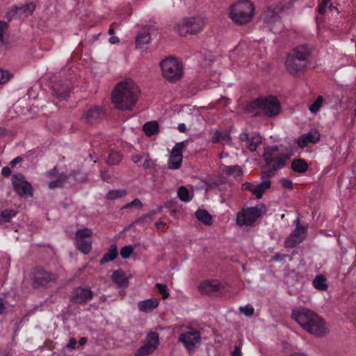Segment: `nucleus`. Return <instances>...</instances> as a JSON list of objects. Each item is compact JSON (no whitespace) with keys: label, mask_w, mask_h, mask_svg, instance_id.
Wrapping results in <instances>:
<instances>
[{"label":"nucleus","mask_w":356,"mask_h":356,"mask_svg":"<svg viewBox=\"0 0 356 356\" xmlns=\"http://www.w3.org/2000/svg\"><path fill=\"white\" fill-rule=\"evenodd\" d=\"M140 92L136 83L131 79H127L116 85L112 92V102L119 110H132L138 101Z\"/></svg>","instance_id":"f257e3e1"},{"label":"nucleus","mask_w":356,"mask_h":356,"mask_svg":"<svg viewBox=\"0 0 356 356\" xmlns=\"http://www.w3.org/2000/svg\"><path fill=\"white\" fill-rule=\"evenodd\" d=\"M291 318L310 334L318 337H323L326 334L323 320L308 309L301 307L293 309Z\"/></svg>","instance_id":"f03ea898"},{"label":"nucleus","mask_w":356,"mask_h":356,"mask_svg":"<svg viewBox=\"0 0 356 356\" xmlns=\"http://www.w3.org/2000/svg\"><path fill=\"white\" fill-rule=\"evenodd\" d=\"M254 12V6L249 0H242L230 7L229 17L238 25H243L250 22Z\"/></svg>","instance_id":"7ed1b4c3"},{"label":"nucleus","mask_w":356,"mask_h":356,"mask_svg":"<svg viewBox=\"0 0 356 356\" xmlns=\"http://www.w3.org/2000/svg\"><path fill=\"white\" fill-rule=\"evenodd\" d=\"M160 66L163 76L170 83H176L183 76V66L174 57L162 60Z\"/></svg>","instance_id":"20e7f679"},{"label":"nucleus","mask_w":356,"mask_h":356,"mask_svg":"<svg viewBox=\"0 0 356 356\" xmlns=\"http://www.w3.org/2000/svg\"><path fill=\"white\" fill-rule=\"evenodd\" d=\"M206 24V19L202 16L186 17L181 24L175 27L176 31L181 36H186L188 33L195 35L202 31Z\"/></svg>","instance_id":"39448f33"},{"label":"nucleus","mask_w":356,"mask_h":356,"mask_svg":"<svg viewBox=\"0 0 356 356\" xmlns=\"http://www.w3.org/2000/svg\"><path fill=\"white\" fill-rule=\"evenodd\" d=\"M263 158L266 165L263 168L261 177L262 178H270L274 177L280 169L285 166L286 161L289 159L290 155L282 154L279 156L271 157L269 154H264Z\"/></svg>","instance_id":"423d86ee"},{"label":"nucleus","mask_w":356,"mask_h":356,"mask_svg":"<svg viewBox=\"0 0 356 356\" xmlns=\"http://www.w3.org/2000/svg\"><path fill=\"white\" fill-rule=\"evenodd\" d=\"M30 279L33 288L38 289L47 287L51 282H56L58 275L41 267H35L30 273Z\"/></svg>","instance_id":"0eeeda50"},{"label":"nucleus","mask_w":356,"mask_h":356,"mask_svg":"<svg viewBox=\"0 0 356 356\" xmlns=\"http://www.w3.org/2000/svg\"><path fill=\"white\" fill-rule=\"evenodd\" d=\"M12 186L15 193L20 197H29L33 195V188L25 176L21 173L15 174L11 179Z\"/></svg>","instance_id":"6e6552de"},{"label":"nucleus","mask_w":356,"mask_h":356,"mask_svg":"<svg viewBox=\"0 0 356 356\" xmlns=\"http://www.w3.org/2000/svg\"><path fill=\"white\" fill-rule=\"evenodd\" d=\"M261 214V209L258 206L248 209H243L237 214L236 224L241 227L250 226L256 221Z\"/></svg>","instance_id":"1a4fd4ad"},{"label":"nucleus","mask_w":356,"mask_h":356,"mask_svg":"<svg viewBox=\"0 0 356 356\" xmlns=\"http://www.w3.org/2000/svg\"><path fill=\"white\" fill-rule=\"evenodd\" d=\"M188 144V140H184L175 144L173 147L170 159L168 160V167L171 170H176L181 167L183 155L182 152Z\"/></svg>","instance_id":"9d476101"},{"label":"nucleus","mask_w":356,"mask_h":356,"mask_svg":"<svg viewBox=\"0 0 356 356\" xmlns=\"http://www.w3.org/2000/svg\"><path fill=\"white\" fill-rule=\"evenodd\" d=\"M146 339L147 342L136 351L135 356H148L157 349L159 343L157 332H151L148 333Z\"/></svg>","instance_id":"9b49d317"},{"label":"nucleus","mask_w":356,"mask_h":356,"mask_svg":"<svg viewBox=\"0 0 356 356\" xmlns=\"http://www.w3.org/2000/svg\"><path fill=\"white\" fill-rule=\"evenodd\" d=\"M201 336L200 332L191 329L179 334V341L181 342L188 351L194 350L195 346L200 343Z\"/></svg>","instance_id":"f8f14e48"},{"label":"nucleus","mask_w":356,"mask_h":356,"mask_svg":"<svg viewBox=\"0 0 356 356\" xmlns=\"http://www.w3.org/2000/svg\"><path fill=\"white\" fill-rule=\"evenodd\" d=\"M296 227L285 241V246L293 248L301 243L307 236V229L299 225L298 220H296Z\"/></svg>","instance_id":"ddd939ff"},{"label":"nucleus","mask_w":356,"mask_h":356,"mask_svg":"<svg viewBox=\"0 0 356 356\" xmlns=\"http://www.w3.org/2000/svg\"><path fill=\"white\" fill-rule=\"evenodd\" d=\"M261 112L266 116L272 118L280 112V104L275 97L262 99Z\"/></svg>","instance_id":"4468645a"},{"label":"nucleus","mask_w":356,"mask_h":356,"mask_svg":"<svg viewBox=\"0 0 356 356\" xmlns=\"http://www.w3.org/2000/svg\"><path fill=\"white\" fill-rule=\"evenodd\" d=\"M45 176L48 178H55L54 180L50 181L48 186L50 189H54L56 188H61L64 184L67 181L68 176L64 173H59L57 169V166L46 172Z\"/></svg>","instance_id":"2eb2a0df"},{"label":"nucleus","mask_w":356,"mask_h":356,"mask_svg":"<svg viewBox=\"0 0 356 356\" xmlns=\"http://www.w3.org/2000/svg\"><path fill=\"white\" fill-rule=\"evenodd\" d=\"M93 298V292L88 288L76 287L74 289L70 300L74 303L83 304Z\"/></svg>","instance_id":"dca6fc26"},{"label":"nucleus","mask_w":356,"mask_h":356,"mask_svg":"<svg viewBox=\"0 0 356 356\" xmlns=\"http://www.w3.org/2000/svg\"><path fill=\"white\" fill-rule=\"evenodd\" d=\"M287 72L294 76H299L306 68V63L298 60L293 56L288 55L285 61Z\"/></svg>","instance_id":"f3484780"},{"label":"nucleus","mask_w":356,"mask_h":356,"mask_svg":"<svg viewBox=\"0 0 356 356\" xmlns=\"http://www.w3.org/2000/svg\"><path fill=\"white\" fill-rule=\"evenodd\" d=\"M202 293L209 296H217L224 289L223 286L217 280L207 281L199 286Z\"/></svg>","instance_id":"a211bd4d"},{"label":"nucleus","mask_w":356,"mask_h":356,"mask_svg":"<svg viewBox=\"0 0 356 356\" xmlns=\"http://www.w3.org/2000/svg\"><path fill=\"white\" fill-rule=\"evenodd\" d=\"M289 55L293 56L300 61L306 63L311 56V49L307 44H302L292 49Z\"/></svg>","instance_id":"6ab92c4d"},{"label":"nucleus","mask_w":356,"mask_h":356,"mask_svg":"<svg viewBox=\"0 0 356 356\" xmlns=\"http://www.w3.org/2000/svg\"><path fill=\"white\" fill-rule=\"evenodd\" d=\"M104 115L103 109L100 106H92L86 111L83 117L87 122L92 123L97 119L102 118Z\"/></svg>","instance_id":"aec40b11"},{"label":"nucleus","mask_w":356,"mask_h":356,"mask_svg":"<svg viewBox=\"0 0 356 356\" xmlns=\"http://www.w3.org/2000/svg\"><path fill=\"white\" fill-rule=\"evenodd\" d=\"M35 6L33 3H27L20 7L15 6L8 15H10L12 17H14L15 15H22L26 13L31 15L35 10Z\"/></svg>","instance_id":"412c9836"},{"label":"nucleus","mask_w":356,"mask_h":356,"mask_svg":"<svg viewBox=\"0 0 356 356\" xmlns=\"http://www.w3.org/2000/svg\"><path fill=\"white\" fill-rule=\"evenodd\" d=\"M159 304V300L156 298H149L138 302V309L143 312H149L156 308Z\"/></svg>","instance_id":"4be33fe9"},{"label":"nucleus","mask_w":356,"mask_h":356,"mask_svg":"<svg viewBox=\"0 0 356 356\" xmlns=\"http://www.w3.org/2000/svg\"><path fill=\"white\" fill-rule=\"evenodd\" d=\"M262 99L257 98L249 102L245 107V113L252 114L253 115H259L260 113L259 111H261Z\"/></svg>","instance_id":"5701e85b"},{"label":"nucleus","mask_w":356,"mask_h":356,"mask_svg":"<svg viewBox=\"0 0 356 356\" xmlns=\"http://www.w3.org/2000/svg\"><path fill=\"white\" fill-rule=\"evenodd\" d=\"M151 41L150 34L146 30L140 31L136 38V47L138 49L143 48L144 45L147 44Z\"/></svg>","instance_id":"b1692460"},{"label":"nucleus","mask_w":356,"mask_h":356,"mask_svg":"<svg viewBox=\"0 0 356 356\" xmlns=\"http://www.w3.org/2000/svg\"><path fill=\"white\" fill-rule=\"evenodd\" d=\"M112 280L120 287H126L129 284V281L122 270H117L113 273Z\"/></svg>","instance_id":"393cba45"},{"label":"nucleus","mask_w":356,"mask_h":356,"mask_svg":"<svg viewBox=\"0 0 356 356\" xmlns=\"http://www.w3.org/2000/svg\"><path fill=\"white\" fill-rule=\"evenodd\" d=\"M118 255V252L117 245L115 244H113L108 251L104 254L103 257L99 261V264L103 265L107 262L112 261L116 259Z\"/></svg>","instance_id":"a878e982"},{"label":"nucleus","mask_w":356,"mask_h":356,"mask_svg":"<svg viewBox=\"0 0 356 356\" xmlns=\"http://www.w3.org/2000/svg\"><path fill=\"white\" fill-rule=\"evenodd\" d=\"M291 168L296 172L304 173L308 170V164L302 159H296L291 162Z\"/></svg>","instance_id":"bb28decb"},{"label":"nucleus","mask_w":356,"mask_h":356,"mask_svg":"<svg viewBox=\"0 0 356 356\" xmlns=\"http://www.w3.org/2000/svg\"><path fill=\"white\" fill-rule=\"evenodd\" d=\"M76 248L83 254H88L92 250V241L90 239H75Z\"/></svg>","instance_id":"cd10ccee"},{"label":"nucleus","mask_w":356,"mask_h":356,"mask_svg":"<svg viewBox=\"0 0 356 356\" xmlns=\"http://www.w3.org/2000/svg\"><path fill=\"white\" fill-rule=\"evenodd\" d=\"M231 140L230 133L228 130H225L223 131H220L219 130H216L214 132V134L211 138V142L213 143H218L220 141H229Z\"/></svg>","instance_id":"c85d7f7f"},{"label":"nucleus","mask_w":356,"mask_h":356,"mask_svg":"<svg viewBox=\"0 0 356 356\" xmlns=\"http://www.w3.org/2000/svg\"><path fill=\"white\" fill-rule=\"evenodd\" d=\"M159 124L156 121H151L145 123L143 126V131L147 136H152L159 132Z\"/></svg>","instance_id":"c756f323"},{"label":"nucleus","mask_w":356,"mask_h":356,"mask_svg":"<svg viewBox=\"0 0 356 356\" xmlns=\"http://www.w3.org/2000/svg\"><path fill=\"white\" fill-rule=\"evenodd\" d=\"M270 184L271 181L270 180H266L257 186H254L253 195H254L258 199L261 198L264 192L270 187Z\"/></svg>","instance_id":"7c9ffc66"},{"label":"nucleus","mask_w":356,"mask_h":356,"mask_svg":"<svg viewBox=\"0 0 356 356\" xmlns=\"http://www.w3.org/2000/svg\"><path fill=\"white\" fill-rule=\"evenodd\" d=\"M280 19L277 11L275 8H268L264 13V21L266 23H272Z\"/></svg>","instance_id":"2f4dec72"},{"label":"nucleus","mask_w":356,"mask_h":356,"mask_svg":"<svg viewBox=\"0 0 356 356\" xmlns=\"http://www.w3.org/2000/svg\"><path fill=\"white\" fill-rule=\"evenodd\" d=\"M195 216L198 220L202 222L206 225H209L212 222L211 214L204 209H198L195 212Z\"/></svg>","instance_id":"473e14b6"},{"label":"nucleus","mask_w":356,"mask_h":356,"mask_svg":"<svg viewBox=\"0 0 356 356\" xmlns=\"http://www.w3.org/2000/svg\"><path fill=\"white\" fill-rule=\"evenodd\" d=\"M313 285L315 289L320 291H325L328 288L326 283V278L323 275H318L313 280Z\"/></svg>","instance_id":"72a5a7b5"},{"label":"nucleus","mask_w":356,"mask_h":356,"mask_svg":"<svg viewBox=\"0 0 356 356\" xmlns=\"http://www.w3.org/2000/svg\"><path fill=\"white\" fill-rule=\"evenodd\" d=\"M53 92L59 100H65L70 95V90L67 86L60 88L56 86L53 88Z\"/></svg>","instance_id":"f704fd0d"},{"label":"nucleus","mask_w":356,"mask_h":356,"mask_svg":"<svg viewBox=\"0 0 356 356\" xmlns=\"http://www.w3.org/2000/svg\"><path fill=\"white\" fill-rule=\"evenodd\" d=\"M127 191L123 189L111 190L106 194V198L109 200H114L126 196Z\"/></svg>","instance_id":"c9c22d12"},{"label":"nucleus","mask_w":356,"mask_h":356,"mask_svg":"<svg viewBox=\"0 0 356 356\" xmlns=\"http://www.w3.org/2000/svg\"><path fill=\"white\" fill-rule=\"evenodd\" d=\"M122 155L116 151H111L107 159V163L110 165H118L122 160Z\"/></svg>","instance_id":"e433bc0d"},{"label":"nucleus","mask_w":356,"mask_h":356,"mask_svg":"<svg viewBox=\"0 0 356 356\" xmlns=\"http://www.w3.org/2000/svg\"><path fill=\"white\" fill-rule=\"evenodd\" d=\"M92 235V230L85 227L76 232L75 239H90Z\"/></svg>","instance_id":"4c0bfd02"},{"label":"nucleus","mask_w":356,"mask_h":356,"mask_svg":"<svg viewBox=\"0 0 356 356\" xmlns=\"http://www.w3.org/2000/svg\"><path fill=\"white\" fill-rule=\"evenodd\" d=\"M303 135L309 143H316L320 140V134L316 129H312Z\"/></svg>","instance_id":"58836bf2"},{"label":"nucleus","mask_w":356,"mask_h":356,"mask_svg":"<svg viewBox=\"0 0 356 356\" xmlns=\"http://www.w3.org/2000/svg\"><path fill=\"white\" fill-rule=\"evenodd\" d=\"M17 212L13 209H5L0 213V220L4 222H10V219L15 216Z\"/></svg>","instance_id":"ea45409f"},{"label":"nucleus","mask_w":356,"mask_h":356,"mask_svg":"<svg viewBox=\"0 0 356 356\" xmlns=\"http://www.w3.org/2000/svg\"><path fill=\"white\" fill-rule=\"evenodd\" d=\"M246 143L248 149L251 152H254L261 143V140L259 137H250V140Z\"/></svg>","instance_id":"a19ab883"},{"label":"nucleus","mask_w":356,"mask_h":356,"mask_svg":"<svg viewBox=\"0 0 356 356\" xmlns=\"http://www.w3.org/2000/svg\"><path fill=\"white\" fill-rule=\"evenodd\" d=\"M177 195L179 198L183 202H188L191 200L189 192L185 186H181L179 188Z\"/></svg>","instance_id":"79ce46f5"},{"label":"nucleus","mask_w":356,"mask_h":356,"mask_svg":"<svg viewBox=\"0 0 356 356\" xmlns=\"http://www.w3.org/2000/svg\"><path fill=\"white\" fill-rule=\"evenodd\" d=\"M323 98L322 96H318L316 100L309 106V109L311 113H316L319 108L322 106Z\"/></svg>","instance_id":"37998d69"},{"label":"nucleus","mask_w":356,"mask_h":356,"mask_svg":"<svg viewBox=\"0 0 356 356\" xmlns=\"http://www.w3.org/2000/svg\"><path fill=\"white\" fill-rule=\"evenodd\" d=\"M225 172L227 175L237 173L238 175H241L243 173L242 169L239 165L226 166L225 168Z\"/></svg>","instance_id":"c03bdc74"},{"label":"nucleus","mask_w":356,"mask_h":356,"mask_svg":"<svg viewBox=\"0 0 356 356\" xmlns=\"http://www.w3.org/2000/svg\"><path fill=\"white\" fill-rule=\"evenodd\" d=\"M133 252V247L131 245H127L121 249L120 255L123 259H128L131 257Z\"/></svg>","instance_id":"a18cd8bd"},{"label":"nucleus","mask_w":356,"mask_h":356,"mask_svg":"<svg viewBox=\"0 0 356 356\" xmlns=\"http://www.w3.org/2000/svg\"><path fill=\"white\" fill-rule=\"evenodd\" d=\"M12 77L8 71L0 70V85L5 84Z\"/></svg>","instance_id":"49530a36"},{"label":"nucleus","mask_w":356,"mask_h":356,"mask_svg":"<svg viewBox=\"0 0 356 356\" xmlns=\"http://www.w3.org/2000/svg\"><path fill=\"white\" fill-rule=\"evenodd\" d=\"M156 286L159 292L162 295L163 299H166L169 296V293L167 291V286L163 284H156Z\"/></svg>","instance_id":"de8ad7c7"},{"label":"nucleus","mask_w":356,"mask_h":356,"mask_svg":"<svg viewBox=\"0 0 356 356\" xmlns=\"http://www.w3.org/2000/svg\"><path fill=\"white\" fill-rule=\"evenodd\" d=\"M156 213V211L153 210L150 213L143 215L134 221L135 224L142 223L147 218H152V217Z\"/></svg>","instance_id":"09e8293b"},{"label":"nucleus","mask_w":356,"mask_h":356,"mask_svg":"<svg viewBox=\"0 0 356 356\" xmlns=\"http://www.w3.org/2000/svg\"><path fill=\"white\" fill-rule=\"evenodd\" d=\"M8 24L4 21H0V42L3 43V32L7 30Z\"/></svg>","instance_id":"8fccbe9b"},{"label":"nucleus","mask_w":356,"mask_h":356,"mask_svg":"<svg viewBox=\"0 0 356 356\" xmlns=\"http://www.w3.org/2000/svg\"><path fill=\"white\" fill-rule=\"evenodd\" d=\"M279 149L277 145L268 147L265 149L264 154H269L271 157H276V152H277Z\"/></svg>","instance_id":"3c124183"},{"label":"nucleus","mask_w":356,"mask_h":356,"mask_svg":"<svg viewBox=\"0 0 356 356\" xmlns=\"http://www.w3.org/2000/svg\"><path fill=\"white\" fill-rule=\"evenodd\" d=\"M330 1L329 0H323V1L318 5V12L319 14L323 15L325 13L327 4Z\"/></svg>","instance_id":"603ef678"},{"label":"nucleus","mask_w":356,"mask_h":356,"mask_svg":"<svg viewBox=\"0 0 356 356\" xmlns=\"http://www.w3.org/2000/svg\"><path fill=\"white\" fill-rule=\"evenodd\" d=\"M239 310L247 316H252L254 314V309L252 307H248V306L241 307Z\"/></svg>","instance_id":"864d4df0"},{"label":"nucleus","mask_w":356,"mask_h":356,"mask_svg":"<svg viewBox=\"0 0 356 356\" xmlns=\"http://www.w3.org/2000/svg\"><path fill=\"white\" fill-rule=\"evenodd\" d=\"M142 206H143V204H142L141 201L139 199L136 198L131 202H130V203L126 204L124 207H123V209L129 208V207H142Z\"/></svg>","instance_id":"5fc2aeb1"},{"label":"nucleus","mask_w":356,"mask_h":356,"mask_svg":"<svg viewBox=\"0 0 356 356\" xmlns=\"http://www.w3.org/2000/svg\"><path fill=\"white\" fill-rule=\"evenodd\" d=\"M309 141L304 138V135L300 136L297 140V144L301 148H304L309 144Z\"/></svg>","instance_id":"6e6d98bb"},{"label":"nucleus","mask_w":356,"mask_h":356,"mask_svg":"<svg viewBox=\"0 0 356 356\" xmlns=\"http://www.w3.org/2000/svg\"><path fill=\"white\" fill-rule=\"evenodd\" d=\"M254 188V185H253L252 184H251L250 182H245L242 185V190L250 191L252 194H253Z\"/></svg>","instance_id":"4d7b16f0"},{"label":"nucleus","mask_w":356,"mask_h":356,"mask_svg":"<svg viewBox=\"0 0 356 356\" xmlns=\"http://www.w3.org/2000/svg\"><path fill=\"white\" fill-rule=\"evenodd\" d=\"M239 139L242 142H247L250 140V135L249 132L247 130H244L241 134L239 135Z\"/></svg>","instance_id":"13d9d810"},{"label":"nucleus","mask_w":356,"mask_h":356,"mask_svg":"<svg viewBox=\"0 0 356 356\" xmlns=\"http://www.w3.org/2000/svg\"><path fill=\"white\" fill-rule=\"evenodd\" d=\"M1 175L4 177H8L12 174V170L10 167L5 166L1 169Z\"/></svg>","instance_id":"bf43d9fd"},{"label":"nucleus","mask_w":356,"mask_h":356,"mask_svg":"<svg viewBox=\"0 0 356 356\" xmlns=\"http://www.w3.org/2000/svg\"><path fill=\"white\" fill-rule=\"evenodd\" d=\"M282 186L287 189H291L293 187V183L291 180L287 179H284L281 181Z\"/></svg>","instance_id":"052dcab7"},{"label":"nucleus","mask_w":356,"mask_h":356,"mask_svg":"<svg viewBox=\"0 0 356 356\" xmlns=\"http://www.w3.org/2000/svg\"><path fill=\"white\" fill-rule=\"evenodd\" d=\"M286 257V254H282L279 252H277L275 255H273L272 257L271 261H282Z\"/></svg>","instance_id":"680f3d73"},{"label":"nucleus","mask_w":356,"mask_h":356,"mask_svg":"<svg viewBox=\"0 0 356 356\" xmlns=\"http://www.w3.org/2000/svg\"><path fill=\"white\" fill-rule=\"evenodd\" d=\"M77 341L75 338H71L68 342V343L66 344L65 347L67 348L70 349H74L75 348V346L76 344Z\"/></svg>","instance_id":"e2e57ef3"},{"label":"nucleus","mask_w":356,"mask_h":356,"mask_svg":"<svg viewBox=\"0 0 356 356\" xmlns=\"http://www.w3.org/2000/svg\"><path fill=\"white\" fill-rule=\"evenodd\" d=\"M22 161H23L22 157H21V156H17V157H15L14 159H13V160L10 162V163H9V164H10V167H11V168H14V167H15V165H16L17 163H19L22 162Z\"/></svg>","instance_id":"0e129e2a"},{"label":"nucleus","mask_w":356,"mask_h":356,"mask_svg":"<svg viewBox=\"0 0 356 356\" xmlns=\"http://www.w3.org/2000/svg\"><path fill=\"white\" fill-rule=\"evenodd\" d=\"M11 131L3 127H0V137L8 136Z\"/></svg>","instance_id":"69168bd1"},{"label":"nucleus","mask_w":356,"mask_h":356,"mask_svg":"<svg viewBox=\"0 0 356 356\" xmlns=\"http://www.w3.org/2000/svg\"><path fill=\"white\" fill-rule=\"evenodd\" d=\"M231 356H241V348L238 346H235L234 350L231 353Z\"/></svg>","instance_id":"338daca9"},{"label":"nucleus","mask_w":356,"mask_h":356,"mask_svg":"<svg viewBox=\"0 0 356 356\" xmlns=\"http://www.w3.org/2000/svg\"><path fill=\"white\" fill-rule=\"evenodd\" d=\"M152 161L150 160L149 156L147 155L146 159L144 161L143 166L145 169H148L151 168Z\"/></svg>","instance_id":"774afa93"}]
</instances>
